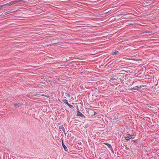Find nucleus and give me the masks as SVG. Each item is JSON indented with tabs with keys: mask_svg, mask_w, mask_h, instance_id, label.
I'll list each match as a JSON object with an SVG mask.
<instances>
[{
	"mask_svg": "<svg viewBox=\"0 0 159 159\" xmlns=\"http://www.w3.org/2000/svg\"><path fill=\"white\" fill-rule=\"evenodd\" d=\"M111 148V151L112 152L114 153V151H113V149L112 148Z\"/></svg>",
	"mask_w": 159,
	"mask_h": 159,
	"instance_id": "f3484780",
	"label": "nucleus"
},
{
	"mask_svg": "<svg viewBox=\"0 0 159 159\" xmlns=\"http://www.w3.org/2000/svg\"><path fill=\"white\" fill-rule=\"evenodd\" d=\"M141 88V86H136L135 87H134V88H133L132 89H134L136 90H139Z\"/></svg>",
	"mask_w": 159,
	"mask_h": 159,
	"instance_id": "7ed1b4c3",
	"label": "nucleus"
},
{
	"mask_svg": "<svg viewBox=\"0 0 159 159\" xmlns=\"http://www.w3.org/2000/svg\"><path fill=\"white\" fill-rule=\"evenodd\" d=\"M124 146H125V149L126 150H128V149H129V148H128L127 145H124Z\"/></svg>",
	"mask_w": 159,
	"mask_h": 159,
	"instance_id": "4468645a",
	"label": "nucleus"
},
{
	"mask_svg": "<svg viewBox=\"0 0 159 159\" xmlns=\"http://www.w3.org/2000/svg\"><path fill=\"white\" fill-rule=\"evenodd\" d=\"M63 101L64 103L67 104V105L68 104L67 100L66 99L63 100Z\"/></svg>",
	"mask_w": 159,
	"mask_h": 159,
	"instance_id": "6e6552de",
	"label": "nucleus"
},
{
	"mask_svg": "<svg viewBox=\"0 0 159 159\" xmlns=\"http://www.w3.org/2000/svg\"><path fill=\"white\" fill-rule=\"evenodd\" d=\"M95 114H96V112H95L94 114V115H95Z\"/></svg>",
	"mask_w": 159,
	"mask_h": 159,
	"instance_id": "aec40b11",
	"label": "nucleus"
},
{
	"mask_svg": "<svg viewBox=\"0 0 159 159\" xmlns=\"http://www.w3.org/2000/svg\"><path fill=\"white\" fill-rule=\"evenodd\" d=\"M4 7L3 5L0 6V10H1Z\"/></svg>",
	"mask_w": 159,
	"mask_h": 159,
	"instance_id": "2eb2a0df",
	"label": "nucleus"
},
{
	"mask_svg": "<svg viewBox=\"0 0 159 159\" xmlns=\"http://www.w3.org/2000/svg\"><path fill=\"white\" fill-rule=\"evenodd\" d=\"M12 5V2H10L9 3H7L5 4H3V6L4 7V6H6L7 5H8L9 6H11V5Z\"/></svg>",
	"mask_w": 159,
	"mask_h": 159,
	"instance_id": "0eeeda50",
	"label": "nucleus"
},
{
	"mask_svg": "<svg viewBox=\"0 0 159 159\" xmlns=\"http://www.w3.org/2000/svg\"><path fill=\"white\" fill-rule=\"evenodd\" d=\"M132 138V135L129 134H127L126 136L125 137V139L126 140H128L131 139Z\"/></svg>",
	"mask_w": 159,
	"mask_h": 159,
	"instance_id": "f03ea898",
	"label": "nucleus"
},
{
	"mask_svg": "<svg viewBox=\"0 0 159 159\" xmlns=\"http://www.w3.org/2000/svg\"><path fill=\"white\" fill-rule=\"evenodd\" d=\"M62 144L63 147L64 148V149L66 151L68 150L67 148V147L65 145V144H64L63 141H62Z\"/></svg>",
	"mask_w": 159,
	"mask_h": 159,
	"instance_id": "39448f33",
	"label": "nucleus"
},
{
	"mask_svg": "<svg viewBox=\"0 0 159 159\" xmlns=\"http://www.w3.org/2000/svg\"><path fill=\"white\" fill-rule=\"evenodd\" d=\"M23 2V0H19V1H11L12 3V4H16V3H17L18 2Z\"/></svg>",
	"mask_w": 159,
	"mask_h": 159,
	"instance_id": "423d86ee",
	"label": "nucleus"
},
{
	"mask_svg": "<svg viewBox=\"0 0 159 159\" xmlns=\"http://www.w3.org/2000/svg\"><path fill=\"white\" fill-rule=\"evenodd\" d=\"M64 128L63 127V125H61V126H60L59 127V129H61L60 130H61V129L62 130H64Z\"/></svg>",
	"mask_w": 159,
	"mask_h": 159,
	"instance_id": "1a4fd4ad",
	"label": "nucleus"
},
{
	"mask_svg": "<svg viewBox=\"0 0 159 159\" xmlns=\"http://www.w3.org/2000/svg\"><path fill=\"white\" fill-rule=\"evenodd\" d=\"M23 103H16L14 104V106H15L16 108L17 107H19L21 105H22Z\"/></svg>",
	"mask_w": 159,
	"mask_h": 159,
	"instance_id": "20e7f679",
	"label": "nucleus"
},
{
	"mask_svg": "<svg viewBox=\"0 0 159 159\" xmlns=\"http://www.w3.org/2000/svg\"><path fill=\"white\" fill-rule=\"evenodd\" d=\"M63 131V132L64 134H66V132H65V128H64V130H62Z\"/></svg>",
	"mask_w": 159,
	"mask_h": 159,
	"instance_id": "dca6fc26",
	"label": "nucleus"
},
{
	"mask_svg": "<svg viewBox=\"0 0 159 159\" xmlns=\"http://www.w3.org/2000/svg\"><path fill=\"white\" fill-rule=\"evenodd\" d=\"M77 116H80L82 118H84L85 117V116L81 113L79 110L77 111Z\"/></svg>",
	"mask_w": 159,
	"mask_h": 159,
	"instance_id": "f257e3e1",
	"label": "nucleus"
},
{
	"mask_svg": "<svg viewBox=\"0 0 159 159\" xmlns=\"http://www.w3.org/2000/svg\"><path fill=\"white\" fill-rule=\"evenodd\" d=\"M105 144H106V145H107V146L108 147V148H112V146H111V145L110 144H109L108 143H105Z\"/></svg>",
	"mask_w": 159,
	"mask_h": 159,
	"instance_id": "9d476101",
	"label": "nucleus"
},
{
	"mask_svg": "<svg viewBox=\"0 0 159 159\" xmlns=\"http://www.w3.org/2000/svg\"><path fill=\"white\" fill-rule=\"evenodd\" d=\"M67 105L69 106L70 108H72L73 107V106L71 105L70 104H68Z\"/></svg>",
	"mask_w": 159,
	"mask_h": 159,
	"instance_id": "f8f14e48",
	"label": "nucleus"
},
{
	"mask_svg": "<svg viewBox=\"0 0 159 159\" xmlns=\"http://www.w3.org/2000/svg\"><path fill=\"white\" fill-rule=\"evenodd\" d=\"M146 33H152V32H146Z\"/></svg>",
	"mask_w": 159,
	"mask_h": 159,
	"instance_id": "a211bd4d",
	"label": "nucleus"
},
{
	"mask_svg": "<svg viewBox=\"0 0 159 159\" xmlns=\"http://www.w3.org/2000/svg\"><path fill=\"white\" fill-rule=\"evenodd\" d=\"M27 96L29 98H32L33 97L32 96H30V95L27 94Z\"/></svg>",
	"mask_w": 159,
	"mask_h": 159,
	"instance_id": "ddd939ff",
	"label": "nucleus"
},
{
	"mask_svg": "<svg viewBox=\"0 0 159 159\" xmlns=\"http://www.w3.org/2000/svg\"><path fill=\"white\" fill-rule=\"evenodd\" d=\"M119 52L118 51H116L115 52H114L113 53L112 55H116L117 54V53Z\"/></svg>",
	"mask_w": 159,
	"mask_h": 159,
	"instance_id": "9b49d317",
	"label": "nucleus"
},
{
	"mask_svg": "<svg viewBox=\"0 0 159 159\" xmlns=\"http://www.w3.org/2000/svg\"><path fill=\"white\" fill-rule=\"evenodd\" d=\"M99 159H103L102 158V157H99Z\"/></svg>",
	"mask_w": 159,
	"mask_h": 159,
	"instance_id": "6ab92c4d",
	"label": "nucleus"
},
{
	"mask_svg": "<svg viewBox=\"0 0 159 159\" xmlns=\"http://www.w3.org/2000/svg\"><path fill=\"white\" fill-rule=\"evenodd\" d=\"M56 43H53V44H56Z\"/></svg>",
	"mask_w": 159,
	"mask_h": 159,
	"instance_id": "412c9836",
	"label": "nucleus"
}]
</instances>
